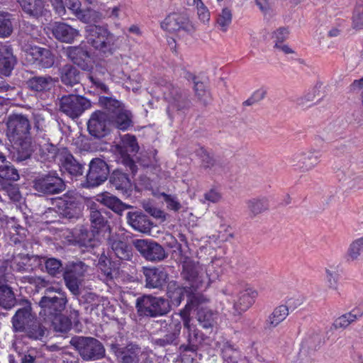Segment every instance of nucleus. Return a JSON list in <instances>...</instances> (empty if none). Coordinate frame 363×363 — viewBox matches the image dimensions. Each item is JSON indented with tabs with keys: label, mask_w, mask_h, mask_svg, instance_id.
I'll use <instances>...</instances> for the list:
<instances>
[{
	"label": "nucleus",
	"mask_w": 363,
	"mask_h": 363,
	"mask_svg": "<svg viewBox=\"0 0 363 363\" xmlns=\"http://www.w3.org/2000/svg\"><path fill=\"white\" fill-rule=\"evenodd\" d=\"M89 220L94 230L82 229L76 236V242L84 250L91 252L100 245L98 233L100 230H110L106 211L98 209L96 204L90 207Z\"/></svg>",
	"instance_id": "1"
},
{
	"label": "nucleus",
	"mask_w": 363,
	"mask_h": 363,
	"mask_svg": "<svg viewBox=\"0 0 363 363\" xmlns=\"http://www.w3.org/2000/svg\"><path fill=\"white\" fill-rule=\"evenodd\" d=\"M30 124L21 114L10 115L6 121V136L16 148L26 150L30 144Z\"/></svg>",
	"instance_id": "2"
},
{
	"label": "nucleus",
	"mask_w": 363,
	"mask_h": 363,
	"mask_svg": "<svg viewBox=\"0 0 363 363\" xmlns=\"http://www.w3.org/2000/svg\"><path fill=\"white\" fill-rule=\"evenodd\" d=\"M135 308L140 316L155 318L170 311L169 301L163 297L143 295L136 300Z\"/></svg>",
	"instance_id": "3"
},
{
	"label": "nucleus",
	"mask_w": 363,
	"mask_h": 363,
	"mask_svg": "<svg viewBox=\"0 0 363 363\" xmlns=\"http://www.w3.org/2000/svg\"><path fill=\"white\" fill-rule=\"evenodd\" d=\"M160 88L164 100L168 103L167 112L169 116L172 112L184 111L190 107L191 101L186 90L169 82H164Z\"/></svg>",
	"instance_id": "4"
},
{
	"label": "nucleus",
	"mask_w": 363,
	"mask_h": 363,
	"mask_svg": "<svg viewBox=\"0 0 363 363\" xmlns=\"http://www.w3.org/2000/svg\"><path fill=\"white\" fill-rule=\"evenodd\" d=\"M70 344L76 348L84 360L99 359L105 354L103 345L94 337H74L71 339Z\"/></svg>",
	"instance_id": "5"
},
{
	"label": "nucleus",
	"mask_w": 363,
	"mask_h": 363,
	"mask_svg": "<svg viewBox=\"0 0 363 363\" xmlns=\"http://www.w3.org/2000/svg\"><path fill=\"white\" fill-rule=\"evenodd\" d=\"M86 38L94 49L106 53L113 44V35L106 26L91 25L86 28Z\"/></svg>",
	"instance_id": "6"
},
{
	"label": "nucleus",
	"mask_w": 363,
	"mask_h": 363,
	"mask_svg": "<svg viewBox=\"0 0 363 363\" xmlns=\"http://www.w3.org/2000/svg\"><path fill=\"white\" fill-rule=\"evenodd\" d=\"M67 302L65 293H58V295L44 296L41 298L39 305V315L45 321H52L65 308Z\"/></svg>",
	"instance_id": "7"
},
{
	"label": "nucleus",
	"mask_w": 363,
	"mask_h": 363,
	"mask_svg": "<svg viewBox=\"0 0 363 363\" xmlns=\"http://www.w3.org/2000/svg\"><path fill=\"white\" fill-rule=\"evenodd\" d=\"M91 106L86 98L73 94L62 96L59 104L60 111L72 118H78Z\"/></svg>",
	"instance_id": "8"
},
{
	"label": "nucleus",
	"mask_w": 363,
	"mask_h": 363,
	"mask_svg": "<svg viewBox=\"0 0 363 363\" xmlns=\"http://www.w3.org/2000/svg\"><path fill=\"white\" fill-rule=\"evenodd\" d=\"M88 266L81 261L72 262L66 266L64 272V279L67 287L74 295L79 294V286L82 284Z\"/></svg>",
	"instance_id": "9"
},
{
	"label": "nucleus",
	"mask_w": 363,
	"mask_h": 363,
	"mask_svg": "<svg viewBox=\"0 0 363 363\" xmlns=\"http://www.w3.org/2000/svg\"><path fill=\"white\" fill-rule=\"evenodd\" d=\"M161 28L169 33L184 32L192 35L196 31L195 25L185 14L170 13L160 23Z\"/></svg>",
	"instance_id": "10"
},
{
	"label": "nucleus",
	"mask_w": 363,
	"mask_h": 363,
	"mask_svg": "<svg viewBox=\"0 0 363 363\" xmlns=\"http://www.w3.org/2000/svg\"><path fill=\"white\" fill-rule=\"evenodd\" d=\"M65 186L56 172H49L38 177L34 181L33 187L43 194H56L63 191Z\"/></svg>",
	"instance_id": "11"
},
{
	"label": "nucleus",
	"mask_w": 363,
	"mask_h": 363,
	"mask_svg": "<svg viewBox=\"0 0 363 363\" xmlns=\"http://www.w3.org/2000/svg\"><path fill=\"white\" fill-rule=\"evenodd\" d=\"M28 63L40 68H50L55 63V56L50 50L37 45H29L24 50Z\"/></svg>",
	"instance_id": "12"
},
{
	"label": "nucleus",
	"mask_w": 363,
	"mask_h": 363,
	"mask_svg": "<svg viewBox=\"0 0 363 363\" xmlns=\"http://www.w3.org/2000/svg\"><path fill=\"white\" fill-rule=\"evenodd\" d=\"M138 149L136 138L129 134L124 135L119 143L116 145V152L121 155L123 163L129 167L133 173L135 172L136 166L131 159L130 155L137 152Z\"/></svg>",
	"instance_id": "13"
},
{
	"label": "nucleus",
	"mask_w": 363,
	"mask_h": 363,
	"mask_svg": "<svg viewBox=\"0 0 363 363\" xmlns=\"http://www.w3.org/2000/svg\"><path fill=\"white\" fill-rule=\"evenodd\" d=\"M320 157V152L315 150L299 151L291 156L290 162L295 169L306 172L319 163Z\"/></svg>",
	"instance_id": "14"
},
{
	"label": "nucleus",
	"mask_w": 363,
	"mask_h": 363,
	"mask_svg": "<svg viewBox=\"0 0 363 363\" xmlns=\"http://www.w3.org/2000/svg\"><path fill=\"white\" fill-rule=\"evenodd\" d=\"M109 169L107 164L101 159L94 158L89 163V172L86 174L88 186H98L108 178Z\"/></svg>",
	"instance_id": "15"
},
{
	"label": "nucleus",
	"mask_w": 363,
	"mask_h": 363,
	"mask_svg": "<svg viewBox=\"0 0 363 363\" xmlns=\"http://www.w3.org/2000/svg\"><path fill=\"white\" fill-rule=\"evenodd\" d=\"M111 118L104 111L94 112L87 123V128L91 135L96 138L105 136L109 131Z\"/></svg>",
	"instance_id": "16"
},
{
	"label": "nucleus",
	"mask_w": 363,
	"mask_h": 363,
	"mask_svg": "<svg viewBox=\"0 0 363 363\" xmlns=\"http://www.w3.org/2000/svg\"><path fill=\"white\" fill-rule=\"evenodd\" d=\"M134 245L143 257L149 261H161L166 257L164 248L157 242L148 240H136Z\"/></svg>",
	"instance_id": "17"
},
{
	"label": "nucleus",
	"mask_w": 363,
	"mask_h": 363,
	"mask_svg": "<svg viewBox=\"0 0 363 363\" xmlns=\"http://www.w3.org/2000/svg\"><path fill=\"white\" fill-rule=\"evenodd\" d=\"M145 278V286L148 289H162L168 279V274L164 268L143 267Z\"/></svg>",
	"instance_id": "18"
},
{
	"label": "nucleus",
	"mask_w": 363,
	"mask_h": 363,
	"mask_svg": "<svg viewBox=\"0 0 363 363\" xmlns=\"http://www.w3.org/2000/svg\"><path fill=\"white\" fill-rule=\"evenodd\" d=\"M57 164L61 171L66 172L72 176H82L84 172V165L77 160L67 148H62Z\"/></svg>",
	"instance_id": "19"
},
{
	"label": "nucleus",
	"mask_w": 363,
	"mask_h": 363,
	"mask_svg": "<svg viewBox=\"0 0 363 363\" xmlns=\"http://www.w3.org/2000/svg\"><path fill=\"white\" fill-rule=\"evenodd\" d=\"M32 313L31 304L27 300L23 301V306L17 310L12 318V324L16 331L23 332L35 320Z\"/></svg>",
	"instance_id": "20"
},
{
	"label": "nucleus",
	"mask_w": 363,
	"mask_h": 363,
	"mask_svg": "<svg viewBox=\"0 0 363 363\" xmlns=\"http://www.w3.org/2000/svg\"><path fill=\"white\" fill-rule=\"evenodd\" d=\"M42 264V258L36 255L18 254L11 261V268L19 272H30Z\"/></svg>",
	"instance_id": "21"
},
{
	"label": "nucleus",
	"mask_w": 363,
	"mask_h": 363,
	"mask_svg": "<svg viewBox=\"0 0 363 363\" xmlns=\"http://www.w3.org/2000/svg\"><path fill=\"white\" fill-rule=\"evenodd\" d=\"M204 274V268L198 262L189 258H185L183 262L182 277L191 282V287H198V283L201 282Z\"/></svg>",
	"instance_id": "22"
},
{
	"label": "nucleus",
	"mask_w": 363,
	"mask_h": 363,
	"mask_svg": "<svg viewBox=\"0 0 363 363\" xmlns=\"http://www.w3.org/2000/svg\"><path fill=\"white\" fill-rule=\"evenodd\" d=\"M257 296V290L251 287H247L240 291L238 294L236 298L233 300L235 313L240 314L249 309L255 303Z\"/></svg>",
	"instance_id": "23"
},
{
	"label": "nucleus",
	"mask_w": 363,
	"mask_h": 363,
	"mask_svg": "<svg viewBox=\"0 0 363 363\" xmlns=\"http://www.w3.org/2000/svg\"><path fill=\"white\" fill-rule=\"evenodd\" d=\"M51 30L57 40L66 43H72L79 35L78 30L62 22L53 23L51 25Z\"/></svg>",
	"instance_id": "24"
},
{
	"label": "nucleus",
	"mask_w": 363,
	"mask_h": 363,
	"mask_svg": "<svg viewBox=\"0 0 363 363\" xmlns=\"http://www.w3.org/2000/svg\"><path fill=\"white\" fill-rule=\"evenodd\" d=\"M186 344L182 345L180 350L184 352H196L203 340V334L194 324L185 327Z\"/></svg>",
	"instance_id": "25"
},
{
	"label": "nucleus",
	"mask_w": 363,
	"mask_h": 363,
	"mask_svg": "<svg viewBox=\"0 0 363 363\" xmlns=\"http://www.w3.org/2000/svg\"><path fill=\"white\" fill-rule=\"evenodd\" d=\"M108 243L118 258L123 260L131 259L133 257L132 247L122 240L119 235H111L108 239Z\"/></svg>",
	"instance_id": "26"
},
{
	"label": "nucleus",
	"mask_w": 363,
	"mask_h": 363,
	"mask_svg": "<svg viewBox=\"0 0 363 363\" xmlns=\"http://www.w3.org/2000/svg\"><path fill=\"white\" fill-rule=\"evenodd\" d=\"M37 155L38 160L42 162H57L60 161V154L63 147H57L56 145L49 143L44 142L39 144Z\"/></svg>",
	"instance_id": "27"
},
{
	"label": "nucleus",
	"mask_w": 363,
	"mask_h": 363,
	"mask_svg": "<svg viewBox=\"0 0 363 363\" xmlns=\"http://www.w3.org/2000/svg\"><path fill=\"white\" fill-rule=\"evenodd\" d=\"M23 11L30 16L38 18L45 16L48 10L44 0H17Z\"/></svg>",
	"instance_id": "28"
},
{
	"label": "nucleus",
	"mask_w": 363,
	"mask_h": 363,
	"mask_svg": "<svg viewBox=\"0 0 363 363\" xmlns=\"http://www.w3.org/2000/svg\"><path fill=\"white\" fill-rule=\"evenodd\" d=\"M115 354L121 363H139L140 348L134 344H129L126 347L115 348Z\"/></svg>",
	"instance_id": "29"
},
{
	"label": "nucleus",
	"mask_w": 363,
	"mask_h": 363,
	"mask_svg": "<svg viewBox=\"0 0 363 363\" xmlns=\"http://www.w3.org/2000/svg\"><path fill=\"white\" fill-rule=\"evenodd\" d=\"M16 62L11 46L0 43V72L9 75L13 69Z\"/></svg>",
	"instance_id": "30"
},
{
	"label": "nucleus",
	"mask_w": 363,
	"mask_h": 363,
	"mask_svg": "<svg viewBox=\"0 0 363 363\" xmlns=\"http://www.w3.org/2000/svg\"><path fill=\"white\" fill-rule=\"evenodd\" d=\"M65 54L71 61L83 69L88 68L87 61L90 59V53L82 45L68 47L65 50Z\"/></svg>",
	"instance_id": "31"
},
{
	"label": "nucleus",
	"mask_w": 363,
	"mask_h": 363,
	"mask_svg": "<svg viewBox=\"0 0 363 363\" xmlns=\"http://www.w3.org/2000/svg\"><path fill=\"white\" fill-rule=\"evenodd\" d=\"M127 64L125 60L122 56L115 57L109 60L108 64V70L113 81L121 82L126 80L127 74L124 70V65Z\"/></svg>",
	"instance_id": "32"
},
{
	"label": "nucleus",
	"mask_w": 363,
	"mask_h": 363,
	"mask_svg": "<svg viewBox=\"0 0 363 363\" xmlns=\"http://www.w3.org/2000/svg\"><path fill=\"white\" fill-rule=\"evenodd\" d=\"M96 201L118 214L131 208V206L123 203L116 196L108 192L97 195Z\"/></svg>",
	"instance_id": "33"
},
{
	"label": "nucleus",
	"mask_w": 363,
	"mask_h": 363,
	"mask_svg": "<svg viewBox=\"0 0 363 363\" xmlns=\"http://www.w3.org/2000/svg\"><path fill=\"white\" fill-rule=\"evenodd\" d=\"M126 218L128 224L135 230L141 233H147L150 230V221L143 213L138 211L128 212Z\"/></svg>",
	"instance_id": "34"
},
{
	"label": "nucleus",
	"mask_w": 363,
	"mask_h": 363,
	"mask_svg": "<svg viewBox=\"0 0 363 363\" xmlns=\"http://www.w3.org/2000/svg\"><path fill=\"white\" fill-rule=\"evenodd\" d=\"M109 118H111V125L121 130H126L133 126L132 113L124 107L118 110L113 115L109 116Z\"/></svg>",
	"instance_id": "35"
},
{
	"label": "nucleus",
	"mask_w": 363,
	"mask_h": 363,
	"mask_svg": "<svg viewBox=\"0 0 363 363\" xmlns=\"http://www.w3.org/2000/svg\"><path fill=\"white\" fill-rule=\"evenodd\" d=\"M57 206L60 213L66 217L72 218L77 213L78 202L73 196L65 194L59 199Z\"/></svg>",
	"instance_id": "36"
},
{
	"label": "nucleus",
	"mask_w": 363,
	"mask_h": 363,
	"mask_svg": "<svg viewBox=\"0 0 363 363\" xmlns=\"http://www.w3.org/2000/svg\"><path fill=\"white\" fill-rule=\"evenodd\" d=\"M60 78L62 83L72 86L79 82L80 73L74 66L65 65L60 69Z\"/></svg>",
	"instance_id": "37"
},
{
	"label": "nucleus",
	"mask_w": 363,
	"mask_h": 363,
	"mask_svg": "<svg viewBox=\"0 0 363 363\" xmlns=\"http://www.w3.org/2000/svg\"><path fill=\"white\" fill-rule=\"evenodd\" d=\"M28 87L35 91H44L50 89L53 79L50 76H38L30 78L28 82Z\"/></svg>",
	"instance_id": "38"
},
{
	"label": "nucleus",
	"mask_w": 363,
	"mask_h": 363,
	"mask_svg": "<svg viewBox=\"0 0 363 363\" xmlns=\"http://www.w3.org/2000/svg\"><path fill=\"white\" fill-rule=\"evenodd\" d=\"M288 315V306L285 305H280L276 307L272 313L268 316L267 325L269 328H274L283 322Z\"/></svg>",
	"instance_id": "39"
},
{
	"label": "nucleus",
	"mask_w": 363,
	"mask_h": 363,
	"mask_svg": "<svg viewBox=\"0 0 363 363\" xmlns=\"http://www.w3.org/2000/svg\"><path fill=\"white\" fill-rule=\"evenodd\" d=\"M221 354L223 360L227 363H238L242 357L240 351L229 342L223 343Z\"/></svg>",
	"instance_id": "40"
},
{
	"label": "nucleus",
	"mask_w": 363,
	"mask_h": 363,
	"mask_svg": "<svg viewBox=\"0 0 363 363\" xmlns=\"http://www.w3.org/2000/svg\"><path fill=\"white\" fill-rule=\"evenodd\" d=\"M224 261L221 259H215L204 269V273L210 281L218 279L224 272Z\"/></svg>",
	"instance_id": "41"
},
{
	"label": "nucleus",
	"mask_w": 363,
	"mask_h": 363,
	"mask_svg": "<svg viewBox=\"0 0 363 363\" xmlns=\"http://www.w3.org/2000/svg\"><path fill=\"white\" fill-rule=\"evenodd\" d=\"M246 204L249 213L252 217L263 213L269 208L268 201L265 198L252 199L247 201Z\"/></svg>",
	"instance_id": "42"
},
{
	"label": "nucleus",
	"mask_w": 363,
	"mask_h": 363,
	"mask_svg": "<svg viewBox=\"0 0 363 363\" xmlns=\"http://www.w3.org/2000/svg\"><path fill=\"white\" fill-rule=\"evenodd\" d=\"M110 182L118 190L125 191L130 187V181L128 175L118 170L112 173Z\"/></svg>",
	"instance_id": "43"
},
{
	"label": "nucleus",
	"mask_w": 363,
	"mask_h": 363,
	"mask_svg": "<svg viewBox=\"0 0 363 363\" xmlns=\"http://www.w3.org/2000/svg\"><path fill=\"white\" fill-rule=\"evenodd\" d=\"M363 315L362 312H361L359 310L354 309L350 311V313H345L339 318H337L334 323L333 325L336 329L338 328H347L350 324L357 320L358 318L362 317Z\"/></svg>",
	"instance_id": "44"
},
{
	"label": "nucleus",
	"mask_w": 363,
	"mask_h": 363,
	"mask_svg": "<svg viewBox=\"0 0 363 363\" xmlns=\"http://www.w3.org/2000/svg\"><path fill=\"white\" fill-rule=\"evenodd\" d=\"M217 315L206 308H201L197 313V320L204 329L213 327L216 323Z\"/></svg>",
	"instance_id": "45"
},
{
	"label": "nucleus",
	"mask_w": 363,
	"mask_h": 363,
	"mask_svg": "<svg viewBox=\"0 0 363 363\" xmlns=\"http://www.w3.org/2000/svg\"><path fill=\"white\" fill-rule=\"evenodd\" d=\"M16 304V298L11 287L7 285H0V306L6 309H10Z\"/></svg>",
	"instance_id": "46"
},
{
	"label": "nucleus",
	"mask_w": 363,
	"mask_h": 363,
	"mask_svg": "<svg viewBox=\"0 0 363 363\" xmlns=\"http://www.w3.org/2000/svg\"><path fill=\"white\" fill-rule=\"evenodd\" d=\"M0 179L6 181H17L19 179V174L16 168L6 160L0 161Z\"/></svg>",
	"instance_id": "47"
},
{
	"label": "nucleus",
	"mask_w": 363,
	"mask_h": 363,
	"mask_svg": "<svg viewBox=\"0 0 363 363\" xmlns=\"http://www.w3.org/2000/svg\"><path fill=\"white\" fill-rule=\"evenodd\" d=\"M12 15L9 12L0 11V38H7L13 32Z\"/></svg>",
	"instance_id": "48"
},
{
	"label": "nucleus",
	"mask_w": 363,
	"mask_h": 363,
	"mask_svg": "<svg viewBox=\"0 0 363 363\" xmlns=\"http://www.w3.org/2000/svg\"><path fill=\"white\" fill-rule=\"evenodd\" d=\"M363 252V236L353 240L349 245L346 257L348 261H354L359 259Z\"/></svg>",
	"instance_id": "49"
},
{
	"label": "nucleus",
	"mask_w": 363,
	"mask_h": 363,
	"mask_svg": "<svg viewBox=\"0 0 363 363\" xmlns=\"http://www.w3.org/2000/svg\"><path fill=\"white\" fill-rule=\"evenodd\" d=\"M99 103L101 107L108 111L106 113L108 116L113 115L123 107L119 101L108 96H100Z\"/></svg>",
	"instance_id": "50"
},
{
	"label": "nucleus",
	"mask_w": 363,
	"mask_h": 363,
	"mask_svg": "<svg viewBox=\"0 0 363 363\" xmlns=\"http://www.w3.org/2000/svg\"><path fill=\"white\" fill-rule=\"evenodd\" d=\"M28 337L34 340H40L44 336L45 333V328L42 326L35 318L33 323L28 326L25 330Z\"/></svg>",
	"instance_id": "51"
},
{
	"label": "nucleus",
	"mask_w": 363,
	"mask_h": 363,
	"mask_svg": "<svg viewBox=\"0 0 363 363\" xmlns=\"http://www.w3.org/2000/svg\"><path fill=\"white\" fill-rule=\"evenodd\" d=\"M168 297L171 299L173 304L176 306L180 305L184 296H186L188 298L189 296H194L193 294H189L186 287L177 286L174 290L171 289V287L167 291Z\"/></svg>",
	"instance_id": "52"
},
{
	"label": "nucleus",
	"mask_w": 363,
	"mask_h": 363,
	"mask_svg": "<svg viewBox=\"0 0 363 363\" xmlns=\"http://www.w3.org/2000/svg\"><path fill=\"white\" fill-rule=\"evenodd\" d=\"M196 299V296H189V300L187 301V303L186 304L185 307L181 310L179 314H177V316H179L181 319L183 321L184 323V328L189 327V325H192L191 323V318L190 317V311L193 307L194 301Z\"/></svg>",
	"instance_id": "53"
},
{
	"label": "nucleus",
	"mask_w": 363,
	"mask_h": 363,
	"mask_svg": "<svg viewBox=\"0 0 363 363\" xmlns=\"http://www.w3.org/2000/svg\"><path fill=\"white\" fill-rule=\"evenodd\" d=\"M42 258V262H45V267L47 272L52 276H56L62 272L61 261L55 258H48L45 259Z\"/></svg>",
	"instance_id": "54"
},
{
	"label": "nucleus",
	"mask_w": 363,
	"mask_h": 363,
	"mask_svg": "<svg viewBox=\"0 0 363 363\" xmlns=\"http://www.w3.org/2000/svg\"><path fill=\"white\" fill-rule=\"evenodd\" d=\"M194 91L198 99L204 105L211 101L209 92L206 89L203 82L194 81Z\"/></svg>",
	"instance_id": "55"
},
{
	"label": "nucleus",
	"mask_w": 363,
	"mask_h": 363,
	"mask_svg": "<svg viewBox=\"0 0 363 363\" xmlns=\"http://www.w3.org/2000/svg\"><path fill=\"white\" fill-rule=\"evenodd\" d=\"M232 21L231 11L227 8L223 9L217 18V24L222 31L225 32Z\"/></svg>",
	"instance_id": "56"
},
{
	"label": "nucleus",
	"mask_w": 363,
	"mask_h": 363,
	"mask_svg": "<svg viewBox=\"0 0 363 363\" xmlns=\"http://www.w3.org/2000/svg\"><path fill=\"white\" fill-rule=\"evenodd\" d=\"M54 325V328L56 331L61 333H67L71 328V322L67 318L58 317L53 318L51 321Z\"/></svg>",
	"instance_id": "57"
},
{
	"label": "nucleus",
	"mask_w": 363,
	"mask_h": 363,
	"mask_svg": "<svg viewBox=\"0 0 363 363\" xmlns=\"http://www.w3.org/2000/svg\"><path fill=\"white\" fill-rule=\"evenodd\" d=\"M195 5L197 9V14L199 18L203 23H206L210 20V12L206 6H204L201 0H194Z\"/></svg>",
	"instance_id": "58"
},
{
	"label": "nucleus",
	"mask_w": 363,
	"mask_h": 363,
	"mask_svg": "<svg viewBox=\"0 0 363 363\" xmlns=\"http://www.w3.org/2000/svg\"><path fill=\"white\" fill-rule=\"evenodd\" d=\"M352 23L354 28H363V4L356 6L353 14Z\"/></svg>",
	"instance_id": "59"
},
{
	"label": "nucleus",
	"mask_w": 363,
	"mask_h": 363,
	"mask_svg": "<svg viewBox=\"0 0 363 363\" xmlns=\"http://www.w3.org/2000/svg\"><path fill=\"white\" fill-rule=\"evenodd\" d=\"M126 83V88L128 89H131L133 91H137L139 90L141 86V83L143 82V78L140 74L133 75V77H128L125 81Z\"/></svg>",
	"instance_id": "60"
},
{
	"label": "nucleus",
	"mask_w": 363,
	"mask_h": 363,
	"mask_svg": "<svg viewBox=\"0 0 363 363\" xmlns=\"http://www.w3.org/2000/svg\"><path fill=\"white\" fill-rule=\"evenodd\" d=\"M325 281L326 286L328 289L337 291L338 290V282L337 275L335 272H333L329 269H326Z\"/></svg>",
	"instance_id": "61"
},
{
	"label": "nucleus",
	"mask_w": 363,
	"mask_h": 363,
	"mask_svg": "<svg viewBox=\"0 0 363 363\" xmlns=\"http://www.w3.org/2000/svg\"><path fill=\"white\" fill-rule=\"evenodd\" d=\"M98 269L100 271L99 277L104 281L113 280L116 270L111 267V264L104 265Z\"/></svg>",
	"instance_id": "62"
},
{
	"label": "nucleus",
	"mask_w": 363,
	"mask_h": 363,
	"mask_svg": "<svg viewBox=\"0 0 363 363\" xmlns=\"http://www.w3.org/2000/svg\"><path fill=\"white\" fill-rule=\"evenodd\" d=\"M34 127L37 130H43L46 127V121L43 114L40 111L33 113Z\"/></svg>",
	"instance_id": "63"
},
{
	"label": "nucleus",
	"mask_w": 363,
	"mask_h": 363,
	"mask_svg": "<svg viewBox=\"0 0 363 363\" xmlns=\"http://www.w3.org/2000/svg\"><path fill=\"white\" fill-rule=\"evenodd\" d=\"M201 165L205 169H212L216 166V162L213 156L208 154L206 151L201 150Z\"/></svg>",
	"instance_id": "64"
}]
</instances>
